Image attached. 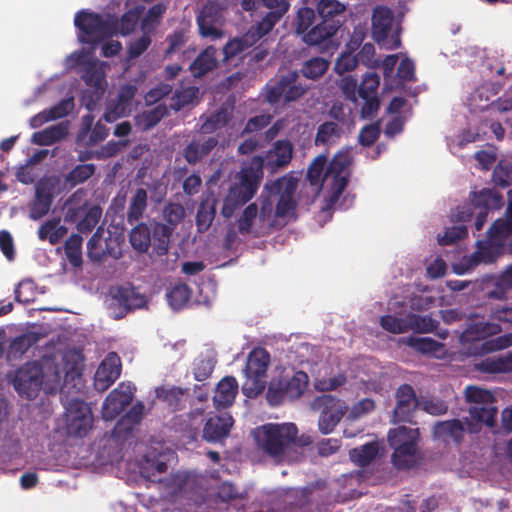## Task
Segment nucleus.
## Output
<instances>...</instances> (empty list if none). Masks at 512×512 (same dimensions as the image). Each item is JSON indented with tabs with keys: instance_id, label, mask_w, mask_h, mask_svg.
<instances>
[{
	"instance_id": "1",
	"label": "nucleus",
	"mask_w": 512,
	"mask_h": 512,
	"mask_svg": "<svg viewBox=\"0 0 512 512\" xmlns=\"http://www.w3.org/2000/svg\"><path fill=\"white\" fill-rule=\"evenodd\" d=\"M294 147L290 140L281 139L273 143L264 156H253L238 173L223 199L221 215L230 219L235 212L248 203L257 193L263 179V170L276 173L285 169L293 158Z\"/></svg>"
},
{
	"instance_id": "2",
	"label": "nucleus",
	"mask_w": 512,
	"mask_h": 512,
	"mask_svg": "<svg viewBox=\"0 0 512 512\" xmlns=\"http://www.w3.org/2000/svg\"><path fill=\"white\" fill-rule=\"evenodd\" d=\"M298 428L292 422L266 423L252 431L256 449L275 463H292L302 458L299 449L309 446L313 440L308 435L298 436Z\"/></svg>"
},
{
	"instance_id": "3",
	"label": "nucleus",
	"mask_w": 512,
	"mask_h": 512,
	"mask_svg": "<svg viewBox=\"0 0 512 512\" xmlns=\"http://www.w3.org/2000/svg\"><path fill=\"white\" fill-rule=\"evenodd\" d=\"M269 364L270 354L264 348H255L249 353L244 369L246 380L242 385L245 396L255 398L264 391Z\"/></svg>"
},
{
	"instance_id": "4",
	"label": "nucleus",
	"mask_w": 512,
	"mask_h": 512,
	"mask_svg": "<svg viewBox=\"0 0 512 512\" xmlns=\"http://www.w3.org/2000/svg\"><path fill=\"white\" fill-rule=\"evenodd\" d=\"M309 378L304 371L293 375H280L269 383L266 399L272 406H278L285 400H295L302 396L307 389Z\"/></svg>"
},
{
	"instance_id": "5",
	"label": "nucleus",
	"mask_w": 512,
	"mask_h": 512,
	"mask_svg": "<svg viewBox=\"0 0 512 512\" xmlns=\"http://www.w3.org/2000/svg\"><path fill=\"white\" fill-rule=\"evenodd\" d=\"M306 90L307 87L299 82L298 72L290 71L266 85L265 98L272 105L278 104L281 101L289 103L301 98Z\"/></svg>"
},
{
	"instance_id": "6",
	"label": "nucleus",
	"mask_w": 512,
	"mask_h": 512,
	"mask_svg": "<svg viewBox=\"0 0 512 512\" xmlns=\"http://www.w3.org/2000/svg\"><path fill=\"white\" fill-rule=\"evenodd\" d=\"M146 303L145 295L140 293L134 286H118L110 290L108 311L113 319L119 320L130 311L143 308Z\"/></svg>"
},
{
	"instance_id": "7",
	"label": "nucleus",
	"mask_w": 512,
	"mask_h": 512,
	"mask_svg": "<svg viewBox=\"0 0 512 512\" xmlns=\"http://www.w3.org/2000/svg\"><path fill=\"white\" fill-rule=\"evenodd\" d=\"M465 398L467 402L474 403L469 409V414L473 420L484 423L489 427L495 425L497 408L494 404L496 399L490 391L476 386H467L465 388Z\"/></svg>"
},
{
	"instance_id": "8",
	"label": "nucleus",
	"mask_w": 512,
	"mask_h": 512,
	"mask_svg": "<svg viewBox=\"0 0 512 512\" xmlns=\"http://www.w3.org/2000/svg\"><path fill=\"white\" fill-rule=\"evenodd\" d=\"M311 407L320 412L318 427L325 435L333 432L348 410L344 401L331 394L317 396Z\"/></svg>"
},
{
	"instance_id": "9",
	"label": "nucleus",
	"mask_w": 512,
	"mask_h": 512,
	"mask_svg": "<svg viewBox=\"0 0 512 512\" xmlns=\"http://www.w3.org/2000/svg\"><path fill=\"white\" fill-rule=\"evenodd\" d=\"M74 25L83 34L94 39H104L116 35L118 32V19H104L94 12L81 10L76 13Z\"/></svg>"
},
{
	"instance_id": "10",
	"label": "nucleus",
	"mask_w": 512,
	"mask_h": 512,
	"mask_svg": "<svg viewBox=\"0 0 512 512\" xmlns=\"http://www.w3.org/2000/svg\"><path fill=\"white\" fill-rule=\"evenodd\" d=\"M43 370L37 362H28L20 367L13 378V386L21 397L34 399L41 389Z\"/></svg>"
},
{
	"instance_id": "11",
	"label": "nucleus",
	"mask_w": 512,
	"mask_h": 512,
	"mask_svg": "<svg viewBox=\"0 0 512 512\" xmlns=\"http://www.w3.org/2000/svg\"><path fill=\"white\" fill-rule=\"evenodd\" d=\"M67 430L70 435L84 437L92 428L93 415L89 405L79 399H73L66 407Z\"/></svg>"
},
{
	"instance_id": "12",
	"label": "nucleus",
	"mask_w": 512,
	"mask_h": 512,
	"mask_svg": "<svg viewBox=\"0 0 512 512\" xmlns=\"http://www.w3.org/2000/svg\"><path fill=\"white\" fill-rule=\"evenodd\" d=\"M380 76L376 72H368L364 75L358 86L357 96L363 101L361 106V117L370 119L374 117L380 108L378 88Z\"/></svg>"
},
{
	"instance_id": "13",
	"label": "nucleus",
	"mask_w": 512,
	"mask_h": 512,
	"mask_svg": "<svg viewBox=\"0 0 512 512\" xmlns=\"http://www.w3.org/2000/svg\"><path fill=\"white\" fill-rule=\"evenodd\" d=\"M135 387L131 384L120 383L112 390L102 405V417L106 421L114 420L133 400Z\"/></svg>"
},
{
	"instance_id": "14",
	"label": "nucleus",
	"mask_w": 512,
	"mask_h": 512,
	"mask_svg": "<svg viewBox=\"0 0 512 512\" xmlns=\"http://www.w3.org/2000/svg\"><path fill=\"white\" fill-rule=\"evenodd\" d=\"M395 397L394 422H412L414 412L419 406V401L413 387L409 384L400 385L396 390Z\"/></svg>"
},
{
	"instance_id": "15",
	"label": "nucleus",
	"mask_w": 512,
	"mask_h": 512,
	"mask_svg": "<svg viewBox=\"0 0 512 512\" xmlns=\"http://www.w3.org/2000/svg\"><path fill=\"white\" fill-rule=\"evenodd\" d=\"M273 190L279 193V199L275 209L276 217H285L295 211L297 203L294 195L297 183L293 179L281 178L276 180L272 186Z\"/></svg>"
},
{
	"instance_id": "16",
	"label": "nucleus",
	"mask_w": 512,
	"mask_h": 512,
	"mask_svg": "<svg viewBox=\"0 0 512 512\" xmlns=\"http://www.w3.org/2000/svg\"><path fill=\"white\" fill-rule=\"evenodd\" d=\"M218 142L216 136L194 137L183 149V157L188 164L195 165L207 157L218 145Z\"/></svg>"
},
{
	"instance_id": "17",
	"label": "nucleus",
	"mask_w": 512,
	"mask_h": 512,
	"mask_svg": "<svg viewBox=\"0 0 512 512\" xmlns=\"http://www.w3.org/2000/svg\"><path fill=\"white\" fill-rule=\"evenodd\" d=\"M121 374V364L116 354L107 356L98 367L94 386L98 391H105L119 378Z\"/></svg>"
},
{
	"instance_id": "18",
	"label": "nucleus",
	"mask_w": 512,
	"mask_h": 512,
	"mask_svg": "<svg viewBox=\"0 0 512 512\" xmlns=\"http://www.w3.org/2000/svg\"><path fill=\"white\" fill-rule=\"evenodd\" d=\"M231 415L225 413L209 417L204 424L203 439L210 443H216L226 438L233 426Z\"/></svg>"
},
{
	"instance_id": "19",
	"label": "nucleus",
	"mask_w": 512,
	"mask_h": 512,
	"mask_svg": "<svg viewBox=\"0 0 512 512\" xmlns=\"http://www.w3.org/2000/svg\"><path fill=\"white\" fill-rule=\"evenodd\" d=\"M394 14L393 11L386 6H376L372 13V35L376 42H384L393 25Z\"/></svg>"
},
{
	"instance_id": "20",
	"label": "nucleus",
	"mask_w": 512,
	"mask_h": 512,
	"mask_svg": "<svg viewBox=\"0 0 512 512\" xmlns=\"http://www.w3.org/2000/svg\"><path fill=\"white\" fill-rule=\"evenodd\" d=\"M257 218L258 206L256 203H251L243 210L237 220L238 232L241 235L253 234L255 237L268 234L274 226L273 223L267 225L260 223L256 229H253V224Z\"/></svg>"
},
{
	"instance_id": "21",
	"label": "nucleus",
	"mask_w": 512,
	"mask_h": 512,
	"mask_svg": "<svg viewBox=\"0 0 512 512\" xmlns=\"http://www.w3.org/2000/svg\"><path fill=\"white\" fill-rule=\"evenodd\" d=\"M218 13L213 5H205L197 16L199 33L213 40L220 39L223 31L217 27Z\"/></svg>"
},
{
	"instance_id": "22",
	"label": "nucleus",
	"mask_w": 512,
	"mask_h": 512,
	"mask_svg": "<svg viewBox=\"0 0 512 512\" xmlns=\"http://www.w3.org/2000/svg\"><path fill=\"white\" fill-rule=\"evenodd\" d=\"M217 49L208 46L189 65V71L194 78H202L218 66Z\"/></svg>"
},
{
	"instance_id": "23",
	"label": "nucleus",
	"mask_w": 512,
	"mask_h": 512,
	"mask_svg": "<svg viewBox=\"0 0 512 512\" xmlns=\"http://www.w3.org/2000/svg\"><path fill=\"white\" fill-rule=\"evenodd\" d=\"M136 87L133 85H123L119 89L117 95V101L112 107L109 105L107 111L104 114V119L107 122H113L117 118L125 115L127 110L130 109L131 102L135 96Z\"/></svg>"
},
{
	"instance_id": "24",
	"label": "nucleus",
	"mask_w": 512,
	"mask_h": 512,
	"mask_svg": "<svg viewBox=\"0 0 512 512\" xmlns=\"http://www.w3.org/2000/svg\"><path fill=\"white\" fill-rule=\"evenodd\" d=\"M238 393V382L233 376H226L219 381L213 396V403L217 409L231 406Z\"/></svg>"
},
{
	"instance_id": "25",
	"label": "nucleus",
	"mask_w": 512,
	"mask_h": 512,
	"mask_svg": "<svg viewBox=\"0 0 512 512\" xmlns=\"http://www.w3.org/2000/svg\"><path fill=\"white\" fill-rule=\"evenodd\" d=\"M465 426L459 419L439 421L433 427L436 438L447 441L453 440L457 445L461 444L465 434Z\"/></svg>"
},
{
	"instance_id": "26",
	"label": "nucleus",
	"mask_w": 512,
	"mask_h": 512,
	"mask_svg": "<svg viewBox=\"0 0 512 512\" xmlns=\"http://www.w3.org/2000/svg\"><path fill=\"white\" fill-rule=\"evenodd\" d=\"M339 28V24L333 20L322 19L316 26L310 28L303 34V40L308 45H320L333 37Z\"/></svg>"
},
{
	"instance_id": "27",
	"label": "nucleus",
	"mask_w": 512,
	"mask_h": 512,
	"mask_svg": "<svg viewBox=\"0 0 512 512\" xmlns=\"http://www.w3.org/2000/svg\"><path fill=\"white\" fill-rule=\"evenodd\" d=\"M173 227L161 222L151 223V246L153 253L164 256L168 253Z\"/></svg>"
},
{
	"instance_id": "28",
	"label": "nucleus",
	"mask_w": 512,
	"mask_h": 512,
	"mask_svg": "<svg viewBox=\"0 0 512 512\" xmlns=\"http://www.w3.org/2000/svg\"><path fill=\"white\" fill-rule=\"evenodd\" d=\"M345 134V128L334 121H325L321 123L315 135L314 143L316 146L330 147L336 145Z\"/></svg>"
},
{
	"instance_id": "29",
	"label": "nucleus",
	"mask_w": 512,
	"mask_h": 512,
	"mask_svg": "<svg viewBox=\"0 0 512 512\" xmlns=\"http://www.w3.org/2000/svg\"><path fill=\"white\" fill-rule=\"evenodd\" d=\"M144 404L136 402L129 411L117 422L114 428V434L118 437L126 438L132 434L136 425H138L143 417Z\"/></svg>"
},
{
	"instance_id": "30",
	"label": "nucleus",
	"mask_w": 512,
	"mask_h": 512,
	"mask_svg": "<svg viewBox=\"0 0 512 512\" xmlns=\"http://www.w3.org/2000/svg\"><path fill=\"white\" fill-rule=\"evenodd\" d=\"M471 203L475 208L489 212L490 210H498L504 204L503 196L490 188L471 193Z\"/></svg>"
},
{
	"instance_id": "31",
	"label": "nucleus",
	"mask_w": 512,
	"mask_h": 512,
	"mask_svg": "<svg viewBox=\"0 0 512 512\" xmlns=\"http://www.w3.org/2000/svg\"><path fill=\"white\" fill-rule=\"evenodd\" d=\"M68 228L61 224L59 217L48 219L40 225L37 235L40 241H48L51 245H57L67 235Z\"/></svg>"
},
{
	"instance_id": "32",
	"label": "nucleus",
	"mask_w": 512,
	"mask_h": 512,
	"mask_svg": "<svg viewBox=\"0 0 512 512\" xmlns=\"http://www.w3.org/2000/svg\"><path fill=\"white\" fill-rule=\"evenodd\" d=\"M169 114V108L165 104L144 110L134 118L135 125L141 131H149Z\"/></svg>"
},
{
	"instance_id": "33",
	"label": "nucleus",
	"mask_w": 512,
	"mask_h": 512,
	"mask_svg": "<svg viewBox=\"0 0 512 512\" xmlns=\"http://www.w3.org/2000/svg\"><path fill=\"white\" fill-rule=\"evenodd\" d=\"M281 20L280 12H268L260 21L252 25L245 33V39L256 44L261 38L272 31Z\"/></svg>"
},
{
	"instance_id": "34",
	"label": "nucleus",
	"mask_w": 512,
	"mask_h": 512,
	"mask_svg": "<svg viewBox=\"0 0 512 512\" xmlns=\"http://www.w3.org/2000/svg\"><path fill=\"white\" fill-rule=\"evenodd\" d=\"M53 202V194L49 188L37 186L35 199L30 205L29 217L32 220H39L48 214Z\"/></svg>"
},
{
	"instance_id": "35",
	"label": "nucleus",
	"mask_w": 512,
	"mask_h": 512,
	"mask_svg": "<svg viewBox=\"0 0 512 512\" xmlns=\"http://www.w3.org/2000/svg\"><path fill=\"white\" fill-rule=\"evenodd\" d=\"M394 451L391 462L399 470L415 467L418 464V446H390Z\"/></svg>"
},
{
	"instance_id": "36",
	"label": "nucleus",
	"mask_w": 512,
	"mask_h": 512,
	"mask_svg": "<svg viewBox=\"0 0 512 512\" xmlns=\"http://www.w3.org/2000/svg\"><path fill=\"white\" fill-rule=\"evenodd\" d=\"M498 332H500L499 325L479 321L470 324L462 332L460 339L463 342L480 341L484 340L488 336L497 334Z\"/></svg>"
},
{
	"instance_id": "37",
	"label": "nucleus",
	"mask_w": 512,
	"mask_h": 512,
	"mask_svg": "<svg viewBox=\"0 0 512 512\" xmlns=\"http://www.w3.org/2000/svg\"><path fill=\"white\" fill-rule=\"evenodd\" d=\"M167 463L159 457L145 455L140 464V474L148 481L159 483L161 474L167 471Z\"/></svg>"
},
{
	"instance_id": "38",
	"label": "nucleus",
	"mask_w": 512,
	"mask_h": 512,
	"mask_svg": "<svg viewBox=\"0 0 512 512\" xmlns=\"http://www.w3.org/2000/svg\"><path fill=\"white\" fill-rule=\"evenodd\" d=\"M105 62L97 60L88 62L85 66L82 78L88 87L104 88L106 89V73L104 67Z\"/></svg>"
},
{
	"instance_id": "39",
	"label": "nucleus",
	"mask_w": 512,
	"mask_h": 512,
	"mask_svg": "<svg viewBox=\"0 0 512 512\" xmlns=\"http://www.w3.org/2000/svg\"><path fill=\"white\" fill-rule=\"evenodd\" d=\"M419 430L417 428H409L399 426L391 429L388 433V443L390 446H418Z\"/></svg>"
},
{
	"instance_id": "40",
	"label": "nucleus",
	"mask_w": 512,
	"mask_h": 512,
	"mask_svg": "<svg viewBox=\"0 0 512 512\" xmlns=\"http://www.w3.org/2000/svg\"><path fill=\"white\" fill-rule=\"evenodd\" d=\"M147 191L144 188H137L130 199L128 211H127V222L130 225L138 222L146 208H147Z\"/></svg>"
},
{
	"instance_id": "41",
	"label": "nucleus",
	"mask_w": 512,
	"mask_h": 512,
	"mask_svg": "<svg viewBox=\"0 0 512 512\" xmlns=\"http://www.w3.org/2000/svg\"><path fill=\"white\" fill-rule=\"evenodd\" d=\"M129 241L134 250L146 253L151 246V228L146 223H138L131 229Z\"/></svg>"
},
{
	"instance_id": "42",
	"label": "nucleus",
	"mask_w": 512,
	"mask_h": 512,
	"mask_svg": "<svg viewBox=\"0 0 512 512\" xmlns=\"http://www.w3.org/2000/svg\"><path fill=\"white\" fill-rule=\"evenodd\" d=\"M310 488L293 489L287 493V499L294 501L286 502L284 512H309L310 511Z\"/></svg>"
},
{
	"instance_id": "43",
	"label": "nucleus",
	"mask_w": 512,
	"mask_h": 512,
	"mask_svg": "<svg viewBox=\"0 0 512 512\" xmlns=\"http://www.w3.org/2000/svg\"><path fill=\"white\" fill-rule=\"evenodd\" d=\"M67 135V128L61 124L52 125L44 130L33 133V143L40 146H49L62 140Z\"/></svg>"
},
{
	"instance_id": "44",
	"label": "nucleus",
	"mask_w": 512,
	"mask_h": 512,
	"mask_svg": "<svg viewBox=\"0 0 512 512\" xmlns=\"http://www.w3.org/2000/svg\"><path fill=\"white\" fill-rule=\"evenodd\" d=\"M188 392V388L161 386L156 389V396L158 399L166 402L174 410H179L183 407V398Z\"/></svg>"
},
{
	"instance_id": "45",
	"label": "nucleus",
	"mask_w": 512,
	"mask_h": 512,
	"mask_svg": "<svg viewBox=\"0 0 512 512\" xmlns=\"http://www.w3.org/2000/svg\"><path fill=\"white\" fill-rule=\"evenodd\" d=\"M379 445L376 441L353 448L349 452L350 459L360 467L368 466L378 455Z\"/></svg>"
},
{
	"instance_id": "46",
	"label": "nucleus",
	"mask_w": 512,
	"mask_h": 512,
	"mask_svg": "<svg viewBox=\"0 0 512 512\" xmlns=\"http://www.w3.org/2000/svg\"><path fill=\"white\" fill-rule=\"evenodd\" d=\"M96 171L92 163L78 164L64 177V186L72 189L79 184L86 182Z\"/></svg>"
},
{
	"instance_id": "47",
	"label": "nucleus",
	"mask_w": 512,
	"mask_h": 512,
	"mask_svg": "<svg viewBox=\"0 0 512 512\" xmlns=\"http://www.w3.org/2000/svg\"><path fill=\"white\" fill-rule=\"evenodd\" d=\"M189 480V474L184 471L171 473L158 483L166 495L174 497L184 490Z\"/></svg>"
},
{
	"instance_id": "48",
	"label": "nucleus",
	"mask_w": 512,
	"mask_h": 512,
	"mask_svg": "<svg viewBox=\"0 0 512 512\" xmlns=\"http://www.w3.org/2000/svg\"><path fill=\"white\" fill-rule=\"evenodd\" d=\"M216 199L202 201L196 214V226L199 232L207 231L216 216Z\"/></svg>"
},
{
	"instance_id": "49",
	"label": "nucleus",
	"mask_w": 512,
	"mask_h": 512,
	"mask_svg": "<svg viewBox=\"0 0 512 512\" xmlns=\"http://www.w3.org/2000/svg\"><path fill=\"white\" fill-rule=\"evenodd\" d=\"M231 120V113L226 108H220L207 117L200 126L199 132L206 136L226 126Z\"/></svg>"
},
{
	"instance_id": "50",
	"label": "nucleus",
	"mask_w": 512,
	"mask_h": 512,
	"mask_svg": "<svg viewBox=\"0 0 512 512\" xmlns=\"http://www.w3.org/2000/svg\"><path fill=\"white\" fill-rule=\"evenodd\" d=\"M82 243L83 238L80 234L73 233L64 243V251L68 262L73 267H80L83 263L82 259Z\"/></svg>"
},
{
	"instance_id": "51",
	"label": "nucleus",
	"mask_w": 512,
	"mask_h": 512,
	"mask_svg": "<svg viewBox=\"0 0 512 512\" xmlns=\"http://www.w3.org/2000/svg\"><path fill=\"white\" fill-rule=\"evenodd\" d=\"M102 234H103V228L98 227L87 242V255L91 261L97 262V263L102 262L104 260V258L106 257V255H110V256H113L114 258H118V255L112 253L108 248H107V250H104L100 247Z\"/></svg>"
},
{
	"instance_id": "52",
	"label": "nucleus",
	"mask_w": 512,
	"mask_h": 512,
	"mask_svg": "<svg viewBox=\"0 0 512 512\" xmlns=\"http://www.w3.org/2000/svg\"><path fill=\"white\" fill-rule=\"evenodd\" d=\"M198 94L199 88L195 86H190L180 90H176L171 98L168 108L178 112L185 106L192 104L194 100L197 99Z\"/></svg>"
},
{
	"instance_id": "53",
	"label": "nucleus",
	"mask_w": 512,
	"mask_h": 512,
	"mask_svg": "<svg viewBox=\"0 0 512 512\" xmlns=\"http://www.w3.org/2000/svg\"><path fill=\"white\" fill-rule=\"evenodd\" d=\"M351 159L346 153L336 154L326 167L324 180L328 182L331 176L350 175L349 166Z\"/></svg>"
},
{
	"instance_id": "54",
	"label": "nucleus",
	"mask_w": 512,
	"mask_h": 512,
	"mask_svg": "<svg viewBox=\"0 0 512 512\" xmlns=\"http://www.w3.org/2000/svg\"><path fill=\"white\" fill-rule=\"evenodd\" d=\"M329 61L322 57H312L302 65V75L311 80L321 78L329 68Z\"/></svg>"
},
{
	"instance_id": "55",
	"label": "nucleus",
	"mask_w": 512,
	"mask_h": 512,
	"mask_svg": "<svg viewBox=\"0 0 512 512\" xmlns=\"http://www.w3.org/2000/svg\"><path fill=\"white\" fill-rule=\"evenodd\" d=\"M512 235V221L497 219L487 231V237L491 244H501L508 236Z\"/></svg>"
},
{
	"instance_id": "56",
	"label": "nucleus",
	"mask_w": 512,
	"mask_h": 512,
	"mask_svg": "<svg viewBox=\"0 0 512 512\" xmlns=\"http://www.w3.org/2000/svg\"><path fill=\"white\" fill-rule=\"evenodd\" d=\"M190 297L191 289L184 283L176 284L167 293L168 302L174 310L182 309L189 302Z\"/></svg>"
},
{
	"instance_id": "57",
	"label": "nucleus",
	"mask_w": 512,
	"mask_h": 512,
	"mask_svg": "<svg viewBox=\"0 0 512 512\" xmlns=\"http://www.w3.org/2000/svg\"><path fill=\"white\" fill-rule=\"evenodd\" d=\"M493 181L501 187L512 185V157L501 159L493 170Z\"/></svg>"
},
{
	"instance_id": "58",
	"label": "nucleus",
	"mask_w": 512,
	"mask_h": 512,
	"mask_svg": "<svg viewBox=\"0 0 512 512\" xmlns=\"http://www.w3.org/2000/svg\"><path fill=\"white\" fill-rule=\"evenodd\" d=\"M188 32V29L180 28L167 35L165 39L167 43V48L164 51L165 58H170L186 44L188 41Z\"/></svg>"
},
{
	"instance_id": "59",
	"label": "nucleus",
	"mask_w": 512,
	"mask_h": 512,
	"mask_svg": "<svg viewBox=\"0 0 512 512\" xmlns=\"http://www.w3.org/2000/svg\"><path fill=\"white\" fill-rule=\"evenodd\" d=\"M142 10V7H135L125 12L121 16L120 20H118L117 34L119 33L122 36H127L131 34L138 24Z\"/></svg>"
},
{
	"instance_id": "60",
	"label": "nucleus",
	"mask_w": 512,
	"mask_h": 512,
	"mask_svg": "<svg viewBox=\"0 0 512 512\" xmlns=\"http://www.w3.org/2000/svg\"><path fill=\"white\" fill-rule=\"evenodd\" d=\"M407 322L409 331L413 330L418 333L432 332L438 325V322L430 316H421L414 313L407 314Z\"/></svg>"
},
{
	"instance_id": "61",
	"label": "nucleus",
	"mask_w": 512,
	"mask_h": 512,
	"mask_svg": "<svg viewBox=\"0 0 512 512\" xmlns=\"http://www.w3.org/2000/svg\"><path fill=\"white\" fill-rule=\"evenodd\" d=\"M102 215V209L99 206L90 207L84 214V217L77 223V230L81 234H88L97 226Z\"/></svg>"
},
{
	"instance_id": "62",
	"label": "nucleus",
	"mask_w": 512,
	"mask_h": 512,
	"mask_svg": "<svg viewBox=\"0 0 512 512\" xmlns=\"http://www.w3.org/2000/svg\"><path fill=\"white\" fill-rule=\"evenodd\" d=\"M40 339V335L36 332H27L17 336L13 339L10 344V351L14 354H23L30 347L37 344Z\"/></svg>"
},
{
	"instance_id": "63",
	"label": "nucleus",
	"mask_w": 512,
	"mask_h": 512,
	"mask_svg": "<svg viewBox=\"0 0 512 512\" xmlns=\"http://www.w3.org/2000/svg\"><path fill=\"white\" fill-rule=\"evenodd\" d=\"M497 92L488 84L477 87L471 94L473 105L479 110H485L490 106V99Z\"/></svg>"
},
{
	"instance_id": "64",
	"label": "nucleus",
	"mask_w": 512,
	"mask_h": 512,
	"mask_svg": "<svg viewBox=\"0 0 512 512\" xmlns=\"http://www.w3.org/2000/svg\"><path fill=\"white\" fill-rule=\"evenodd\" d=\"M380 325L384 330L393 334H401L409 331L407 315L403 318L390 314L384 315L380 318Z\"/></svg>"
}]
</instances>
